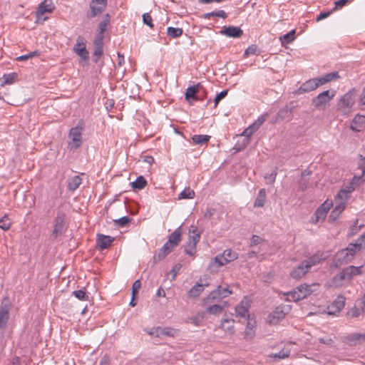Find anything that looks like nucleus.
<instances>
[{
    "instance_id": "nucleus-1",
    "label": "nucleus",
    "mask_w": 365,
    "mask_h": 365,
    "mask_svg": "<svg viewBox=\"0 0 365 365\" xmlns=\"http://www.w3.org/2000/svg\"><path fill=\"white\" fill-rule=\"evenodd\" d=\"M362 266L355 267L349 266L342 269V271L334 276L331 281V285L333 287H340L344 281H350L354 277L362 274Z\"/></svg>"
},
{
    "instance_id": "nucleus-2",
    "label": "nucleus",
    "mask_w": 365,
    "mask_h": 365,
    "mask_svg": "<svg viewBox=\"0 0 365 365\" xmlns=\"http://www.w3.org/2000/svg\"><path fill=\"white\" fill-rule=\"evenodd\" d=\"M336 93L334 90H327L312 98V104L319 110H324L329 101L333 99Z\"/></svg>"
},
{
    "instance_id": "nucleus-3",
    "label": "nucleus",
    "mask_w": 365,
    "mask_h": 365,
    "mask_svg": "<svg viewBox=\"0 0 365 365\" xmlns=\"http://www.w3.org/2000/svg\"><path fill=\"white\" fill-rule=\"evenodd\" d=\"M83 130V126L82 125L75 126L69 130L68 138L71 141L68 142V148L71 150H76L81 146Z\"/></svg>"
},
{
    "instance_id": "nucleus-4",
    "label": "nucleus",
    "mask_w": 365,
    "mask_h": 365,
    "mask_svg": "<svg viewBox=\"0 0 365 365\" xmlns=\"http://www.w3.org/2000/svg\"><path fill=\"white\" fill-rule=\"evenodd\" d=\"M311 287V285H307L306 284H301L293 291L289 292L285 294L287 296V299L289 301H300L311 294L313 292Z\"/></svg>"
},
{
    "instance_id": "nucleus-5",
    "label": "nucleus",
    "mask_w": 365,
    "mask_h": 365,
    "mask_svg": "<svg viewBox=\"0 0 365 365\" xmlns=\"http://www.w3.org/2000/svg\"><path fill=\"white\" fill-rule=\"evenodd\" d=\"M355 101L353 97V93L349 91L345 93L339 101L337 104V110L342 115L348 116L351 112L352 106L354 105Z\"/></svg>"
},
{
    "instance_id": "nucleus-6",
    "label": "nucleus",
    "mask_w": 365,
    "mask_h": 365,
    "mask_svg": "<svg viewBox=\"0 0 365 365\" xmlns=\"http://www.w3.org/2000/svg\"><path fill=\"white\" fill-rule=\"evenodd\" d=\"M66 213L62 210H58L56 216L53 220V230L52 232L53 235L56 237L61 235L65 232L66 229Z\"/></svg>"
},
{
    "instance_id": "nucleus-7",
    "label": "nucleus",
    "mask_w": 365,
    "mask_h": 365,
    "mask_svg": "<svg viewBox=\"0 0 365 365\" xmlns=\"http://www.w3.org/2000/svg\"><path fill=\"white\" fill-rule=\"evenodd\" d=\"M11 304L9 297H4L0 305V329L4 330L9 319V311Z\"/></svg>"
},
{
    "instance_id": "nucleus-8",
    "label": "nucleus",
    "mask_w": 365,
    "mask_h": 365,
    "mask_svg": "<svg viewBox=\"0 0 365 365\" xmlns=\"http://www.w3.org/2000/svg\"><path fill=\"white\" fill-rule=\"evenodd\" d=\"M108 0H91L89 4V11L87 18L91 19L101 14L106 8Z\"/></svg>"
},
{
    "instance_id": "nucleus-9",
    "label": "nucleus",
    "mask_w": 365,
    "mask_h": 365,
    "mask_svg": "<svg viewBox=\"0 0 365 365\" xmlns=\"http://www.w3.org/2000/svg\"><path fill=\"white\" fill-rule=\"evenodd\" d=\"M291 307L287 304H281L275 308V309L269 314V322L271 324H277L281 319L290 312Z\"/></svg>"
},
{
    "instance_id": "nucleus-10",
    "label": "nucleus",
    "mask_w": 365,
    "mask_h": 365,
    "mask_svg": "<svg viewBox=\"0 0 365 365\" xmlns=\"http://www.w3.org/2000/svg\"><path fill=\"white\" fill-rule=\"evenodd\" d=\"M232 292L227 287L223 288L222 286L212 291L209 295L205 299V302L210 303L215 300H220L230 295Z\"/></svg>"
},
{
    "instance_id": "nucleus-11",
    "label": "nucleus",
    "mask_w": 365,
    "mask_h": 365,
    "mask_svg": "<svg viewBox=\"0 0 365 365\" xmlns=\"http://www.w3.org/2000/svg\"><path fill=\"white\" fill-rule=\"evenodd\" d=\"M55 9V6L52 0H44L38 6L36 11V17L38 20L46 21L48 17L43 16L46 13H51Z\"/></svg>"
},
{
    "instance_id": "nucleus-12",
    "label": "nucleus",
    "mask_w": 365,
    "mask_h": 365,
    "mask_svg": "<svg viewBox=\"0 0 365 365\" xmlns=\"http://www.w3.org/2000/svg\"><path fill=\"white\" fill-rule=\"evenodd\" d=\"M294 108L295 106L294 105V102H290L284 107L280 108L274 120H273L272 123H274L278 121L284 120H291L292 118V111Z\"/></svg>"
},
{
    "instance_id": "nucleus-13",
    "label": "nucleus",
    "mask_w": 365,
    "mask_h": 365,
    "mask_svg": "<svg viewBox=\"0 0 365 365\" xmlns=\"http://www.w3.org/2000/svg\"><path fill=\"white\" fill-rule=\"evenodd\" d=\"M73 51L80 56L83 60L88 61L89 58V53L86 48V42L81 36H78L76 38V43L73 46Z\"/></svg>"
},
{
    "instance_id": "nucleus-14",
    "label": "nucleus",
    "mask_w": 365,
    "mask_h": 365,
    "mask_svg": "<svg viewBox=\"0 0 365 365\" xmlns=\"http://www.w3.org/2000/svg\"><path fill=\"white\" fill-rule=\"evenodd\" d=\"M237 258V254L232 250H225L222 255H219L215 257V261L218 263L219 266H223Z\"/></svg>"
},
{
    "instance_id": "nucleus-15",
    "label": "nucleus",
    "mask_w": 365,
    "mask_h": 365,
    "mask_svg": "<svg viewBox=\"0 0 365 365\" xmlns=\"http://www.w3.org/2000/svg\"><path fill=\"white\" fill-rule=\"evenodd\" d=\"M319 86V84L317 81V78H311L303 83L300 87L294 92V93L297 95H300L304 93H308L317 89Z\"/></svg>"
},
{
    "instance_id": "nucleus-16",
    "label": "nucleus",
    "mask_w": 365,
    "mask_h": 365,
    "mask_svg": "<svg viewBox=\"0 0 365 365\" xmlns=\"http://www.w3.org/2000/svg\"><path fill=\"white\" fill-rule=\"evenodd\" d=\"M202 88V86L200 83H197L192 86H189L185 91V98L187 101L190 103H192L194 101H197L199 98L197 96V93Z\"/></svg>"
},
{
    "instance_id": "nucleus-17",
    "label": "nucleus",
    "mask_w": 365,
    "mask_h": 365,
    "mask_svg": "<svg viewBox=\"0 0 365 365\" xmlns=\"http://www.w3.org/2000/svg\"><path fill=\"white\" fill-rule=\"evenodd\" d=\"M177 333L178 331L173 328L160 327L153 328L151 331L148 332L149 334L156 337H161L163 336L174 337Z\"/></svg>"
},
{
    "instance_id": "nucleus-18",
    "label": "nucleus",
    "mask_w": 365,
    "mask_h": 365,
    "mask_svg": "<svg viewBox=\"0 0 365 365\" xmlns=\"http://www.w3.org/2000/svg\"><path fill=\"white\" fill-rule=\"evenodd\" d=\"M220 34L230 38H240L242 36L243 31L238 26H223Z\"/></svg>"
},
{
    "instance_id": "nucleus-19",
    "label": "nucleus",
    "mask_w": 365,
    "mask_h": 365,
    "mask_svg": "<svg viewBox=\"0 0 365 365\" xmlns=\"http://www.w3.org/2000/svg\"><path fill=\"white\" fill-rule=\"evenodd\" d=\"M309 269L304 264V262H301L296 267L290 272V277L294 279H300L308 272Z\"/></svg>"
},
{
    "instance_id": "nucleus-20",
    "label": "nucleus",
    "mask_w": 365,
    "mask_h": 365,
    "mask_svg": "<svg viewBox=\"0 0 365 365\" xmlns=\"http://www.w3.org/2000/svg\"><path fill=\"white\" fill-rule=\"evenodd\" d=\"M249 307L250 305L247 302L242 301L241 303L235 307L236 317L243 319L245 321L250 319L249 314Z\"/></svg>"
},
{
    "instance_id": "nucleus-21",
    "label": "nucleus",
    "mask_w": 365,
    "mask_h": 365,
    "mask_svg": "<svg viewBox=\"0 0 365 365\" xmlns=\"http://www.w3.org/2000/svg\"><path fill=\"white\" fill-rule=\"evenodd\" d=\"M182 229L178 227L169 236L168 240L166 242L173 249L177 247L181 241Z\"/></svg>"
},
{
    "instance_id": "nucleus-22",
    "label": "nucleus",
    "mask_w": 365,
    "mask_h": 365,
    "mask_svg": "<svg viewBox=\"0 0 365 365\" xmlns=\"http://www.w3.org/2000/svg\"><path fill=\"white\" fill-rule=\"evenodd\" d=\"M113 240L114 238L110 236L104 235L102 234L97 235V246L101 250L108 248L111 245Z\"/></svg>"
},
{
    "instance_id": "nucleus-23",
    "label": "nucleus",
    "mask_w": 365,
    "mask_h": 365,
    "mask_svg": "<svg viewBox=\"0 0 365 365\" xmlns=\"http://www.w3.org/2000/svg\"><path fill=\"white\" fill-rule=\"evenodd\" d=\"M353 259V257H351V255L347 252L345 249H343L341 250H339L335 257L336 264V265H341L344 263H348L351 262V260Z\"/></svg>"
},
{
    "instance_id": "nucleus-24",
    "label": "nucleus",
    "mask_w": 365,
    "mask_h": 365,
    "mask_svg": "<svg viewBox=\"0 0 365 365\" xmlns=\"http://www.w3.org/2000/svg\"><path fill=\"white\" fill-rule=\"evenodd\" d=\"M173 249L166 242L156 252L153 257L154 263H157L164 259Z\"/></svg>"
},
{
    "instance_id": "nucleus-25",
    "label": "nucleus",
    "mask_w": 365,
    "mask_h": 365,
    "mask_svg": "<svg viewBox=\"0 0 365 365\" xmlns=\"http://www.w3.org/2000/svg\"><path fill=\"white\" fill-rule=\"evenodd\" d=\"M331 203L325 201L315 211L314 216L316 217V222H319L320 220L324 219L326 215L330 209Z\"/></svg>"
},
{
    "instance_id": "nucleus-26",
    "label": "nucleus",
    "mask_w": 365,
    "mask_h": 365,
    "mask_svg": "<svg viewBox=\"0 0 365 365\" xmlns=\"http://www.w3.org/2000/svg\"><path fill=\"white\" fill-rule=\"evenodd\" d=\"M200 282L202 280L200 279ZM209 284L207 282H197L188 292V295L190 297H197L204 290L205 287H207Z\"/></svg>"
},
{
    "instance_id": "nucleus-27",
    "label": "nucleus",
    "mask_w": 365,
    "mask_h": 365,
    "mask_svg": "<svg viewBox=\"0 0 365 365\" xmlns=\"http://www.w3.org/2000/svg\"><path fill=\"white\" fill-rule=\"evenodd\" d=\"M339 78H340V76L339 75V72L334 71V72L326 73L324 76L319 77V78H317V81L319 82V86H322L328 82H330L334 80H336Z\"/></svg>"
},
{
    "instance_id": "nucleus-28",
    "label": "nucleus",
    "mask_w": 365,
    "mask_h": 365,
    "mask_svg": "<svg viewBox=\"0 0 365 365\" xmlns=\"http://www.w3.org/2000/svg\"><path fill=\"white\" fill-rule=\"evenodd\" d=\"M267 198L266 190L262 188L259 190L257 196L254 202L255 207H262L264 205L265 200Z\"/></svg>"
},
{
    "instance_id": "nucleus-29",
    "label": "nucleus",
    "mask_w": 365,
    "mask_h": 365,
    "mask_svg": "<svg viewBox=\"0 0 365 365\" xmlns=\"http://www.w3.org/2000/svg\"><path fill=\"white\" fill-rule=\"evenodd\" d=\"M290 355V349L286 347H284L281 351L278 353L271 354L268 356L269 358L273 359V361H277L281 359H284L287 358Z\"/></svg>"
},
{
    "instance_id": "nucleus-30",
    "label": "nucleus",
    "mask_w": 365,
    "mask_h": 365,
    "mask_svg": "<svg viewBox=\"0 0 365 365\" xmlns=\"http://www.w3.org/2000/svg\"><path fill=\"white\" fill-rule=\"evenodd\" d=\"M200 239V233L198 232L197 228L195 226H191L189 230V242H191L194 245H197Z\"/></svg>"
},
{
    "instance_id": "nucleus-31",
    "label": "nucleus",
    "mask_w": 365,
    "mask_h": 365,
    "mask_svg": "<svg viewBox=\"0 0 365 365\" xmlns=\"http://www.w3.org/2000/svg\"><path fill=\"white\" fill-rule=\"evenodd\" d=\"M364 248V246H363V242H359L357 240L356 243L349 244L348 247L345 249V250H346L347 252L351 255V257H354V255L356 253L357 251H359Z\"/></svg>"
},
{
    "instance_id": "nucleus-32",
    "label": "nucleus",
    "mask_w": 365,
    "mask_h": 365,
    "mask_svg": "<svg viewBox=\"0 0 365 365\" xmlns=\"http://www.w3.org/2000/svg\"><path fill=\"white\" fill-rule=\"evenodd\" d=\"M257 130V128H255L252 124L247 127L246 129H245V130L242 133V135L245 136L243 140L244 146H246L250 143V137Z\"/></svg>"
},
{
    "instance_id": "nucleus-33",
    "label": "nucleus",
    "mask_w": 365,
    "mask_h": 365,
    "mask_svg": "<svg viewBox=\"0 0 365 365\" xmlns=\"http://www.w3.org/2000/svg\"><path fill=\"white\" fill-rule=\"evenodd\" d=\"M322 260V255H314L307 259L304 260V264L309 269L312 267L317 265Z\"/></svg>"
},
{
    "instance_id": "nucleus-34",
    "label": "nucleus",
    "mask_w": 365,
    "mask_h": 365,
    "mask_svg": "<svg viewBox=\"0 0 365 365\" xmlns=\"http://www.w3.org/2000/svg\"><path fill=\"white\" fill-rule=\"evenodd\" d=\"M295 34L296 31L295 29H293L288 32L287 34L280 36L279 40L281 41L282 45L284 46L285 44H289L292 43L296 38Z\"/></svg>"
},
{
    "instance_id": "nucleus-35",
    "label": "nucleus",
    "mask_w": 365,
    "mask_h": 365,
    "mask_svg": "<svg viewBox=\"0 0 365 365\" xmlns=\"http://www.w3.org/2000/svg\"><path fill=\"white\" fill-rule=\"evenodd\" d=\"M360 333H354L344 337L343 341L349 346H355L360 341Z\"/></svg>"
},
{
    "instance_id": "nucleus-36",
    "label": "nucleus",
    "mask_w": 365,
    "mask_h": 365,
    "mask_svg": "<svg viewBox=\"0 0 365 365\" xmlns=\"http://www.w3.org/2000/svg\"><path fill=\"white\" fill-rule=\"evenodd\" d=\"M81 183L82 179L78 175L73 176L68 180V188L70 190L74 191Z\"/></svg>"
},
{
    "instance_id": "nucleus-37",
    "label": "nucleus",
    "mask_w": 365,
    "mask_h": 365,
    "mask_svg": "<svg viewBox=\"0 0 365 365\" xmlns=\"http://www.w3.org/2000/svg\"><path fill=\"white\" fill-rule=\"evenodd\" d=\"M345 305V297L342 295H339L333 302L331 307L334 309V312H340Z\"/></svg>"
},
{
    "instance_id": "nucleus-38",
    "label": "nucleus",
    "mask_w": 365,
    "mask_h": 365,
    "mask_svg": "<svg viewBox=\"0 0 365 365\" xmlns=\"http://www.w3.org/2000/svg\"><path fill=\"white\" fill-rule=\"evenodd\" d=\"M210 138L211 136L208 135H194L192 140L195 144L202 145L206 144Z\"/></svg>"
},
{
    "instance_id": "nucleus-39",
    "label": "nucleus",
    "mask_w": 365,
    "mask_h": 365,
    "mask_svg": "<svg viewBox=\"0 0 365 365\" xmlns=\"http://www.w3.org/2000/svg\"><path fill=\"white\" fill-rule=\"evenodd\" d=\"M233 323H234V319H230L228 317H225L222 319L220 326L224 330H225L228 332L232 333L233 332Z\"/></svg>"
},
{
    "instance_id": "nucleus-40",
    "label": "nucleus",
    "mask_w": 365,
    "mask_h": 365,
    "mask_svg": "<svg viewBox=\"0 0 365 365\" xmlns=\"http://www.w3.org/2000/svg\"><path fill=\"white\" fill-rule=\"evenodd\" d=\"M147 185V181L142 175L138 177L136 180L132 182V187L134 190H142Z\"/></svg>"
},
{
    "instance_id": "nucleus-41",
    "label": "nucleus",
    "mask_w": 365,
    "mask_h": 365,
    "mask_svg": "<svg viewBox=\"0 0 365 365\" xmlns=\"http://www.w3.org/2000/svg\"><path fill=\"white\" fill-rule=\"evenodd\" d=\"M247 324L245 331V338L246 339H252L255 336V327L254 324L250 322V320H247Z\"/></svg>"
},
{
    "instance_id": "nucleus-42",
    "label": "nucleus",
    "mask_w": 365,
    "mask_h": 365,
    "mask_svg": "<svg viewBox=\"0 0 365 365\" xmlns=\"http://www.w3.org/2000/svg\"><path fill=\"white\" fill-rule=\"evenodd\" d=\"M182 33L183 31L181 28L169 26L167 29L168 36L173 38L181 36Z\"/></svg>"
},
{
    "instance_id": "nucleus-43",
    "label": "nucleus",
    "mask_w": 365,
    "mask_h": 365,
    "mask_svg": "<svg viewBox=\"0 0 365 365\" xmlns=\"http://www.w3.org/2000/svg\"><path fill=\"white\" fill-rule=\"evenodd\" d=\"M195 197V192L190 187L184 189L179 195L178 199H192Z\"/></svg>"
},
{
    "instance_id": "nucleus-44",
    "label": "nucleus",
    "mask_w": 365,
    "mask_h": 365,
    "mask_svg": "<svg viewBox=\"0 0 365 365\" xmlns=\"http://www.w3.org/2000/svg\"><path fill=\"white\" fill-rule=\"evenodd\" d=\"M223 311V307L219 304H213L207 308L206 312L208 314L217 315L222 313Z\"/></svg>"
},
{
    "instance_id": "nucleus-45",
    "label": "nucleus",
    "mask_w": 365,
    "mask_h": 365,
    "mask_svg": "<svg viewBox=\"0 0 365 365\" xmlns=\"http://www.w3.org/2000/svg\"><path fill=\"white\" fill-rule=\"evenodd\" d=\"M310 173H306V171L302 173V178L299 181V189L302 191L305 190L307 188L309 181L305 178V176L309 175Z\"/></svg>"
},
{
    "instance_id": "nucleus-46",
    "label": "nucleus",
    "mask_w": 365,
    "mask_h": 365,
    "mask_svg": "<svg viewBox=\"0 0 365 365\" xmlns=\"http://www.w3.org/2000/svg\"><path fill=\"white\" fill-rule=\"evenodd\" d=\"M73 295L75 296L78 299L81 301H88L89 297L86 294V292L83 289L76 290L72 292Z\"/></svg>"
},
{
    "instance_id": "nucleus-47",
    "label": "nucleus",
    "mask_w": 365,
    "mask_h": 365,
    "mask_svg": "<svg viewBox=\"0 0 365 365\" xmlns=\"http://www.w3.org/2000/svg\"><path fill=\"white\" fill-rule=\"evenodd\" d=\"M11 225V222L10 221L7 216L5 215L0 220V227L2 230H8L10 228Z\"/></svg>"
},
{
    "instance_id": "nucleus-48",
    "label": "nucleus",
    "mask_w": 365,
    "mask_h": 365,
    "mask_svg": "<svg viewBox=\"0 0 365 365\" xmlns=\"http://www.w3.org/2000/svg\"><path fill=\"white\" fill-rule=\"evenodd\" d=\"M353 0H337L334 2V7L332 9L333 12L342 9L347 4L351 3Z\"/></svg>"
},
{
    "instance_id": "nucleus-49",
    "label": "nucleus",
    "mask_w": 365,
    "mask_h": 365,
    "mask_svg": "<svg viewBox=\"0 0 365 365\" xmlns=\"http://www.w3.org/2000/svg\"><path fill=\"white\" fill-rule=\"evenodd\" d=\"M268 114H263L260 115L257 120H255L252 125L253 126L258 130L259 127L267 120Z\"/></svg>"
},
{
    "instance_id": "nucleus-50",
    "label": "nucleus",
    "mask_w": 365,
    "mask_h": 365,
    "mask_svg": "<svg viewBox=\"0 0 365 365\" xmlns=\"http://www.w3.org/2000/svg\"><path fill=\"white\" fill-rule=\"evenodd\" d=\"M362 227L363 225H358V220H356L354 224L350 227L348 235L349 236L356 235Z\"/></svg>"
},
{
    "instance_id": "nucleus-51",
    "label": "nucleus",
    "mask_w": 365,
    "mask_h": 365,
    "mask_svg": "<svg viewBox=\"0 0 365 365\" xmlns=\"http://www.w3.org/2000/svg\"><path fill=\"white\" fill-rule=\"evenodd\" d=\"M131 219L128 216H123L115 221V224L118 225L120 227H123L127 225Z\"/></svg>"
},
{
    "instance_id": "nucleus-52",
    "label": "nucleus",
    "mask_w": 365,
    "mask_h": 365,
    "mask_svg": "<svg viewBox=\"0 0 365 365\" xmlns=\"http://www.w3.org/2000/svg\"><path fill=\"white\" fill-rule=\"evenodd\" d=\"M17 77V74L16 73H11L9 74L4 75V83L5 84H11L14 82L15 78Z\"/></svg>"
},
{
    "instance_id": "nucleus-53",
    "label": "nucleus",
    "mask_w": 365,
    "mask_h": 365,
    "mask_svg": "<svg viewBox=\"0 0 365 365\" xmlns=\"http://www.w3.org/2000/svg\"><path fill=\"white\" fill-rule=\"evenodd\" d=\"M143 21L145 24L148 25L150 28L153 29L154 25L153 24V19L151 16L148 13L143 14Z\"/></svg>"
},
{
    "instance_id": "nucleus-54",
    "label": "nucleus",
    "mask_w": 365,
    "mask_h": 365,
    "mask_svg": "<svg viewBox=\"0 0 365 365\" xmlns=\"http://www.w3.org/2000/svg\"><path fill=\"white\" fill-rule=\"evenodd\" d=\"M185 252L190 256H193L196 252V245H194L191 242H188L187 247H185Z\"/></svg>"
},
{
    "instance_id": "nucleus-55",
    "label": "nucleus",
    "mask_w": 365,
    "mask_h": 365,
    "mask_svg": "<svg viewBox=\"0 0 365 365\" xmlns=\"http://www.w3.org/2000/svg\"><path fill=\"white\" fill-rule=\"evenodd\" d=\"M228 91L224 90L217 93L214 99L215 106L216 107L220 101L223 99L227 95Z\"/></svg>"
},
{
    "instance_id": "nucleus-56",
    "label": "nucleus",
    "mask_w": 365,
    "mask_h": 365,
    "mask_svg": "<svg viewBox=\"0 0 365 365\" xmlns=\"http://www.w3.org/2000/svg\"><path fill=\"white\" fill-rule=\"evenodd\" d=\"M349 197L350 196L348 195V194L344 190L341 189L336 196V200L346 202L349 198Z\"/></svg>"
},
{
    "instance_id": "nucleus-57",
    "label": "nucleus",
    "mask_w": 365,
    "mask_h": 365,
    "mask_svg": "<svg viewBox=\"0 0 365 365\" xmlns=\"http://www.w3.org/2000/svg\"><path fill=\"white\" fill-rule=\"evenodd\" d=\"M140 287L141 282L139 279L135 280L132 286V295H133V297H135L138 294Z\"/></svg>"
},
{
    "instance_id": "nucleus-58",
    "label": "nucleus",
    "mask_w": 365,
    "mask_h": 365,
    "mask_svg": "<svg viewBox=\"0 0 365 365\" xmlns=\"http://www.w3.org/2000/svg\"><path fill=\"white\" fill-rule=\"evenodd\" d=\"M257 46L255 45H252L250 46H249L245 51V53H244V56L245 57H248L250 55H253V54H255L256 52H257Z\"/></svg>"
},
{
    "instance_id": "nucleus-59",
    "label": "nucleus",
    "mask_w": 365,
    "mask_h": 365,
    "mask_svg": "<svg viewBox=\"0 0 365 365\" xmlns=\"http://www.w3.org/2000/svg\"><path fill=\"white\" fill-rule=\"evenodd\" d=\"M180 264H175L172 269L170 270V274H172V280L175 279L176 276L178 275L180 268H181Z\"/></svg>"
},
{
    "instance_id": "nucleus-60",
    "label": "nucleus",
    "mask_w": 365,
    "mask_h": 365,
    "mask_svg": "<svg viewBox=\"0 0 365 365\" xmlns=\"http://www.w3.org/2000/svg\"><path fill=\"white\" fill-rule=\"evenodd\" d=\"M110 23L106 22V21L102 20L98 25V33L100 34H103V33L106 31L108 26Z\"/></svg>"
},
{
    "instance_id": "nucleus-61",
    "label": "nucleus",
    "mask_w": 365,
    "mask_h": 365,
    "mask_svg": "<svg viewBox=\"0 0 365 365\" xmlns=\"http://www.w3.org/2000/svg\"><path fill=\"white\" fill-rule=\"evenodd\" d=\"M103 47H100V46L94 47L93 56H94V57L96 58L95 59L96 62H97L98 58L103 55Z\"/></svg>"
},
{
    "instance_id": "nucleus-62",
    "label": "nucleus",
    "mask_w": 365,
    "mask_h": 365,
    "mask_svg": "<svg viewBox=\"0 0 365 365\" xmlns=\"http://www.w3.org/2000/svg\"><path fill=\"white\" fill-rule=\"evenodd\" d=\"M277 176V173L273 171L269 175H265L264 178L267 180V183L272 184L274 182Z\"/></svg>"
},
{
    "instance_id": "nucleus-63",
    "label": "nucleus",
    "mask_w": 365,
    "mask_h": 365,
    "mask_svg": "<svg viewBox=\"0 0 365 365\" xmlns=\"http://www.w3.org/2000/svg\"><path fill=\"white\" fill-rule=\"evenodd\" d=\"M103 34H98L97 36L96 37L94 40V47L95 46H100L103 47Z\"/></svg>"
},
{
    "instance_id": "nucleus-64",
    "label": "nucleus",
    "mask_w": 365,
    "mask_h": 365,
    "mask_svg": "<svg viewBox=\"0 0 365 365\" xmlns=\"http://www.w3.org/2000/svg\"><path fill=\"white\" fill-rule=\"evenodd\" d=\"M262 241V239L259 236L254 235L252 237L251 240H250V246L251 247L255 246V245L259 244Z\"/></svg>"
}]
</instances>
